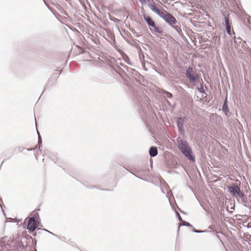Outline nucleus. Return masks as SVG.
Masks as SVG:
<instances>
[{"label": "nucleus", "mask_w": 251, "mask_h": 251, "mask_svg": "<svg viewBox=\"0 0 251 251\" xmlns=\"http://www.w3.org/2000/svg\"><path fill=\"white\" fill-rule=\"evenodd\" d=\"M181 151L186 156L188 157L190 160L192 161H195V157L192 155L191 149L190 148L189 146L186 148H184Z\"/></svg>", "instance_id": "nucleus-5"}, {"label": "nucleus", "mask_w": 251, "mask_h": 251, "mask_svg": "<svg viewBox=\"0 0 251 251\" xmlns=\"http://www.w3.org/2000/svg\"><path fill=\"white\" fill-rule=\"evenodd\" d=\"M149 153H150V155L152 157L156 156L158 153V151H157V148L154 147H151L150 149Z\"/></svg>", "instance_id": "nucleus-9"}, {"label": "nucleus", "mask_w": 251, "mask_h": 251, "mask_svg": "<svg viewBox=\"0 0 251 251\" xmlns=\"http://www.w3.org/2000/svg\"><path fill=\"white\" fill-rule=\"evenodd\" d=\"M164 20L170 25L175 24L176 22L175 18L169 13H166V17Z\"/></svg>", "instance_id": "nucleus-6"}, {"label": "nucleus", "mask_w": 251, "mask_h": 251, "mask_svg": "<svg viewBox=\"0 0 251 251\" xmlns=\"http://www.w3.org/2000/svg\"><path fill=\"white\" fill-rule=\"evenodd\" d=\"M144 18L147 23L148 25L149 26H151L154 28L155 29V30L156 31L157 28L155 26V23L152 20V19L150 17L145 15L144 16Z\"/></svg>", "instance_id": "nucleus-7"}, {"label": "nucleus", "mask_w": 251, "mask_h": 251, "mask_svg": "<svg viewBox=\"0 0 251 251\" xmlns=\"http://www.w3.org/2000/svg\"><path fill=\"white\" fill-rule=\"evenodd\" d=\"M186 76L191 82H193L197 81L199 78L198 75L194 71L193 68L192 67H189L187 69Z\"/></svg>", "instance_id": "nucleus-1"}, {"label": "nucleus", "mask_w": 251, "mask_h": 251, "mask_svg": "<svg viewBox=\"0 0 251 251\" xmlns=\"http://www.w3.org/2000/svg\"><path fill=\"white\" fill-rule=\"evenodd\" d=\"M168 97H172V94L171 93H169Z\"/></svg>", "instance_id": "nucleus-12"}, {"label": "nucleus", "mask_w": 251, "mask_h": 251, "mask_svg": "<svg viewBox=\"0 0 251 251\" xmlns=\"http://www.w3.org/2000/svg\"><path fill=\"white\" fill-rule=\"evenodd\" d=\"M226 25L227 32L228 33V34L231 35L232 32L231 31V26H230L229 21L227 19L226 20Z\"/></svg>", "instance_id": "nucleus-10"}, {"label": "nucleus", "mask_w": 251, "mask_h": 251, "mask_svg": "<svg viewBox=\"0 0 251 251\" xmlns=\"http://www.w3.org/2000/svg\"><path fill=\"white\" fill-rule=\"evenodd\" d=\"M20 248L21 249V250H20V251H24V246L23 245L20 246Z\"/></svg>", "instance_id": "nucleus-11"}, {"label": "nucleus", "mask_w": 251, "mask_h": 251, "mask_svg": "<svg viewBox=\"0 0 251 251\" xmlns=\"http://www.w3.org/2000/svg\"><path fill=\"white\" fill-rule=\"evenodd\" d=\"M178 148L181 151L183 150L184 148H186L187 146H188V144L186 141H183L182 140H179L178 141Z\"/></svg>", "instance_id": "nucleus-8"}, {"label": "nucleus", "mask_w": 251, "mask_h": 251, "mask_svg": "<svg viewBox=\"0 0 251 251\" xmlns=\"http://www.w3.org/2000/svg\"><path fill=\"white\" fill-rule=\"evenodd\" d=\"M150 7L153 11L159 15L164 20L165 19L166 17V13H167L166 11L163 9L162 10L159 9L154 4H151Z\"/></svg>", "instance_id": "nucleus-3"}, {"label": "nucleus", "mask_w": 251, "mask_h": 251, "mask_svg": "<svg viewBox=\"0 0 251 251\" xmlns=\"http://www.w3.org/2000/svg\"><path fill=\"white\" fill-rule=\"evenodd\" d=\"M37 227L36 222L34 217L29 219L27 228L30 231H33Z\"/></svg>", "instance_id": "nucleus-4"}, {"label": "nucleus", "mask_w": 251, "mask_h": 251, "mask_svg": "<svg viewBox=\"0 0 251 251\" xmlns=\"http://www.w3.org/2000/svg\"><path fill=\"white\" fill-rule=\"evenodd\" d=\"M229 192L235 196H238L240 198L243 196V194L241 193L239 187L237 186L233 185L228 187Z\"/></svg>", "instance_id": "nucleus-2"}]
</instances>
